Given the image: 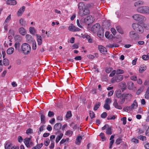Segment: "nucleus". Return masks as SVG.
Listing matches in <instances>:
<instances>
[{
  "label": "nucleus",
  "mask_w": 149,
  "mask_h": 149,
  "mask_svg": "<svg viewBox=\"0 0 149 149\" xmlns=\"http://www.w3.org/2000/svg\"><path fill=\"white\" fill-rule=\"evenodd\" d=\"M100 105V102H98L95 105L93 109L95 111H96L99 107Z\"/></svg>",
  "instance_id": "nucleus-40"
},
{
  "label": "nucleus",
  "mask_w": 149,
  "mask_h": 149,
  "mask_svg": "<svg viewBox=\"0 0 149 149\" xmlns=\"http://www.w3.org/2000/svg\"><path fill=\"white\" fill-rule=\"evenodd\" d=\"M54 115V113L53 112L49 111L48 114V116L50 117H52Z\"/></svg>",
  "instance_id": "nucleus-53"
},
{
  "label": "nucleus",
  "mask_w": 149,
  "mask_h": 149,
  "mask_svg": "<svg viewBox=\"0 0 149 149\" xmlns=\"http://www.w3.org/2000/svg\"><path fill=\"white\" fill-rule=\"evenodd\" d=\"M131 141L132 142H133L135 143H139V140L135 138H133L131 139Z\"/></svg>",
  "instance_id": "nucleus-62"
},
{
  "label": "nucleus",
  "mask_w": 149,
  "mask_h": 149,
  "mask_svg": "<svg viewBox=\"0 0 149 149\" xmlns=\"http://www.w3.org/2000/svg\"><path fill=\"white\" fill-rule=\"evenodd\" d=\"M124 94V95L123 96L125 99L127 101H130L132 97V95L130 93Z\"/></svg>",
  "instance_id": "nucleus-18"
},
{
  "label": "nucleus",
  "mask_w": 149,
  "mask_h": 149,
  "mask_svg": "<svg viewBox=\"0 0 149 149\" xmlns=\"http://www.w3.org/2000/svg\"><path fill=\"white\" fill-rule=\"evenodd\" d=\"M62 125L60 123H57L54 125L53 129L56 130H59L61 127Z\"/></svg>",
  "instance_id": "nucleus-20"
},
{
  "label": "nucleus",
  "mask_w": 149,
  "mask_h": 149,
  "mask_svg": "<svg viewBox=\"0 0 149 149\" xmlns=\"http://www.w3.org/2000/svg\"><path fill=\"white\" fill-rule=\"evenodd\" d=\"M122 142V139L118 138L116 141V143L117 145L119 144Z\"/></svg>",
  "instance_id": "nucleus-61"
},
{
  "label": "nucleus",
  "mask_w": 149,
  "mask_h": 149,
  "mask_svg": "<svg viewBox=\"0 0 149 149\" xmlns=\"http://www.w3.org/2000/svg\"><path fill=\"white\" fill-rule=\"evenodd\" d=\"M77 26L80 28H83V26H82V23L81 22H79V19H77Z\"/></svg>",
  "instance_id": "nucleus-59"
},
{
  "label": "nucleus",
  "mask_w": 149,
  "mask_h": 149,
  "mask_svg": "<svg viewBox=\"0 0 149 149\" xmlns=\"http://www.w3.org/2000/svg\"><path fill=\"white\" fill-rule=\"evenodd\" d=\"M117 31L121 34H123V32L122 30V29L120 26H117L116 27Z\"/></svg>",
  "instance_id": "nucleus-42"
},
{
  "label": "nucleus",
  "mask_w": 149,
  "mask_h": 149,
  "mask_svg": "<svg viewBox=\"0 0 149 149\" xmlns=\"http://www.w3.org/2000/svg\"><path fill=\"white\" fill-rule=\"evenodd\" d=\"M143 4V2L142 1H138L134 3V6H137L139 5H142Z\"/></svg>",
  "instance_id": "nucleus-48"
},
{
  "label": "nucleus",
  "mask_w": 149,
  "mask_h": 149,
  "mask_svg": "<svg viewBox=\"0 0 149 149\" xmlns=\"http://www.w3.org/2000/svg\"><path fill=\"white\" fill-rule=\"evenodd\" d=\"M111 102V100L109 98H107L105 101V103L107 104H109Z\"/></svg>",
  "instance_id": "nucleus-64"
},
{
  "label": "nucleus",
  "mask_w": 149,
  "mask_h": 149,
  "mask_svg": "<svg viewBox=\"0 0 149 149\" xmlns=\"http://www.w3.org/2000/svg\"><path fill=\"white\" fill-rule=\"evenodd\" d=\"M113 68H106L105 69V72L107 73H109L113 70Z\"/></svg>",
  "instance_id": "nucleus-57"
},
{
  "label": "nucleus",
  "mask_w": 149,
  "mask_h": 149,
  "mask_svg": "<svg viewBox=\"0 0 149 149\" xmlns=\"http://www.w3.org/2000/svg\"><path fill=\"white\" fill-rule=\"evenodd\" d=\"M73 133V132L71 130H69L66 131L65 133V135L68 136H71Z\"/></svg>",
  "instance_id": "nucleus-41"
},
{
  "label": "nucleus",
  "mask_w": 149,
  "mask_h": 149,
  "mask_svg": "<svg viewBox=\"0 0 149 149\" xmlns=\"http://www.w3.org/2000/svg\"><path fill=\"white\" fill-rule=\"evenodd\" d=\"M94 20L92 16L90 15L84 19L83 22L89 26L93 22Z\"/></svg>",
  "instance_id": "nucleus-5"
},
{
  "label": "nucleus",
  "mask_w": 149,
  "mask_h": 149,
  "mask_svg": "<svg viewBox=\"0 0 149 149\" xmlns=\"http://www.w3.org/2000/svg\"><path fill=\"white\" fill-rule=\"evenodd\" d=\"M7 4L10 5H16L17 1L15 0H8L6 1Z\"/></svg>",
  "instance_id": "nucleus-22"
},
{
  "label": "nucleus",
  "mask_w": 149,
  "mask_h": 149,
  "mask_svg": "<svg viewBox=\"0 0 149 149\" xmlns=\"http://www.w3.org/2000/svg\"><path fill=\"white\" fill-rule=\"evenodd\" d=\"M113 105L116 109H122V107L118 104L116 100H115L114 101Z\"/></svg>",
  "instance_id": "nucleus-23"
},
{
  "label": "nucleus",
  "mask_w": 149,
  "mask_h": 149,
  "mask_svg": "<svg viewBox=\"0 0 149 149\" xmlns=\"http://www.w3.org/2000/svg\"><path fill=\"white\" fill-rule=\"evenodd\" d=\"M142 58L144 60H147L149 59V54L146 55H143L142 56Z\"/></svg>",
  "instance_id": "nucleus-46"
},
{
  "label": "nucleus",
  "mask_w": 149,
  "mask_h": 149,
  "mask_svg": "<svg viewBox=\"0 0 149 149\" xmlns=\"http://www.w3.org/2000/svg\"><path fill=\"white\" fill-rule=\"evenodd\" d=\"M19 24L22 26H25L26 25V21L22 18L19 19Z\"/></svg>",
  "instance_id": "nucleus-36"
},
{
  "label": "nucleus",
  "mask_w": 149,
  "mask_h": 149,
  "mask_svg": "<svg viewBox=\"0 0 149 149\" xmlns=\"http://www.w3.org/2000/svg\"><path fill=\"white\" fill-rule=\"evenodd\" d=\"M84 5L83 3L80 2L78 5V8L79 10L84 9Z\"/></svg>",
  "instance_id": "nucleus-26"
},
{
  "label": "nucleus",
  "mask_w": 149,
  "mask_h": 149,
  "mask_svg": "<svg viewBox=\"0 0 149 149\" xmlns=\"http://www.w3.org/2000/svg\"><path fill=\"white\" fill-rule=\"evenodd\" d=\"M100 27V24L98 23H96L92 26L91 29V31L93 33H97Z\"/></svg>",
  "instance_id": "nucleus-9"
},
{
  "label": "nucleus",
  "mask_w": 149,
  "mask_h": 149,
  "mask_svg": "<svg viewBox=\"0 0 149 149\" xmlns=\"http://www.w3.org/2000/svg\"><path fill=\"white\" fill-rule=\"evenodd\" d=\"M145 97L147 99L149 98V86L147 88L145 94Z\"/></svg>",
  "instance_id": "nucleus-39"
},
{
  "label": "nucleus",
  "mask_w": 149,
  "mask_h": 149,
  "mask_svg": "<svg viewBox=\"0 0 149 149\" xmlns=\"http://www.w3.org/2000/svg\"><path fill=\"white\" fill-rule=\"evenodd\" d=\"M26 42L29 43H31L35 40L32 36L29 34H27L26 35Z\"/></svg>",
  "instance_id": "nucleus-11"
},
{
  "label": "nucleus",
  "mask_w": 149,
  "mask_h": 149,
  "mask_svg": "<svg viewBox=\"0 0 149 149\" xmlns=\"http://www.w3.org/2000/svg\"><path fill=\"white\" fill-rule=\"evenodd\" d=\"M97 32V36L100 38L103 36L104 32L103 29L102 28L100 27V28L98 30V31Z\"/></svg>",
  "instance_id": "nucleus-21"
},
{
  "label": "nucleus",
  "mask_w": 149,
  "mask_h": 149,
  "mask_svg": "<svg viewBox=\"0 0 149 149\" xmlns=\"http://www.w3.org/2000/svg\"><path fill=\"white\" fill-rule=\"evenodd\" d=\"M127 88L129 90H133L135 88L134 83L132 81H129L127 84Z\"/></svg>",
  "instance_id": "nucleus-17"
},
{
  "label": "nucleus",
  "mask_w": 149,
  "mask_h": 149,
  "mask_svg": "<svg viewBox=\"0 0 149 149\" xmlns=\"http://www.w3.org/2000/svg\"><path fill=\"white\" fill-rule=\"evenodd\" d=\"M138 12L141 13H149V7L147 6H142L137 9Z\"/></svg>",
  "instance_id": "nucleus-3"
},
{
  "label": "nucleus",
  "mask_w": 149,
  "mask_h": 149,
  "mask_svg": "<svg viewBox=\"0 0 149 149\" xmlns=\"http://www.w3.org/2000/svg\"><path fill=\"white\" fill-rule=\"evenodd\" d=\"M32 129L29 128L26 130V133L27 134H31L32 133Z\"/></svg>",
  "instance_id": "nucleus-63"
},
{
  "label": "nucleus",
  "mask_w": 149,
  "mask_h": 149,
  "mask_svg": "<svg viewBox=\"0 0 149 149\" xmlns=\"http://www.w3.org/2000/svg\"><path fill=\"white\" fill-rule=\"evenodd\" d=\"M120 86L123 90H125L126 88V85L125 82H123L119 83Z\"/></svg>",
  "instance_id": "nucleus-28"
},
{
  "label": "nucleus",
  "mask_w": 149,
  "mask_h": 149,
  "mask_svg": "<svg viewBox=\"0 0 149 149\" xmlns=\"http://www.w3.org/2000/svg\"><path fill=\"white\" fill-rule=\"evenodd\" d=\"M89 13V10L86 8H84L81 10H79V15L81 17L85 16Z\"/></svg>",
  "instance_id": "nucleus-10"
},
{
  "label": "nucleus",
  "mask_w": 149,
  "mask_h": 149,
  "mask_svg": "<svg viewBox=\"0 0 149 149\" xmlns=\"http://www.w3.org/2000/svg\"><path fill=\"white\" fill-rule=\"evenodd\" d=\"M82 139V137L81 136H78L76 139L75 143L77 145L80 144L81 141Z\"/></svg>",
  "instance_id": "nucleus-31"
},
{
  "label": "nucleus",
  "mask_w": 149,
  "mask_h": 149,
  "mask_svg": "<svg viewBox=\"0 0 149 149\" xmlns=\"http://www.w3.org/2000/svg\"><path fill=\"white\" fill-rule=\"evenodd\" d=\"M36 36L37 38L38 45H41L42 42V39L41 36L38 34H36Z\"/></svg>",
  "instance_id": "nucleus-15"
},
{
  "label": "nucleus",
  "mask_w": 149,
  "mask_h": 149,
  "mask_svg": "<svg viewBox=\"0 0 149 149\" xmlns=\"http://www.w3.org/2000/svg\"><path fill=\"white\" fill-rule=\"evenodd\" d=\"M21 52L24 54H29L31 50L30 46L27 43L22 44L21 45Z\"/></svg>",
  "instance_id": "nucleus-1"
},
{
  "label": "nucleus",
  "mask_w": 149,
  "mask_h": 149,
  "mask_svg": "<svg viewBox=\"0 0 149 149\" xmlns=\"http://www.w3.org/2000/svg\"><path fill=\"white\" fill-rule=\"evenodd\" d=\"M98 48L100 52L103 54L107 52V49L106 48L102 45H99L98 47Z\"/></svg>",
  "instance_id": "nucleus-16"
},
{
  "label": "nucleus",
  "mask_w": 149,
  "mask_h": 149,
  "mask_svg": "<svg viewBox=\"0 0 149 149\" xmlns=\"http://www.w3.org/2000/svg\"><path fill=\"white\" fill-rule=\"evenodd\" d=\"M63 136V134L62 133H60L56 137V143H58L60 139L62 138Z\"/></svg>",
  "instance_id": "nucleus-24"
},
{
  "label": "nucleus",
  "mask_w": 149,
  "mask_h": 149,
  "mask_svg": "<svg viewBox=\"0 0 149 149\" xmlns=\"http://www.w3.org/2000/svg\"><path fill=\"white\" fill-rule=\"evenodd\" d=\"M68 29L72 32L79 31L81 30V29H80L75 26L72 24L70 26H69L68 27Z\"/></svg>",
  "instance_id": "nucleus-12"
},
{
  "label": "nucleus",
  "mask_w": 149,
  "mask_h": 149,
  "mask_svg": "<svg viewBox=\"0 0 149 149\" xmlns=\"http://www.w3.org/2000/svg\"><path fill=\"white\" fill-rule=\"evenodd\" d=\"M14 49L13 47L8 48L7 51V53L8 54H12L14 52Z\"/></svg>",
  "instance_id": "nucleus-30"
},
{
  "label": "nucleus",
  "mask_w": 149,
  "mask_h": 149,
  "mask_svg": "<svg viewBox=\"0 0 149 149\" xmlns=\"http://www.w3.org/2000/svg\"><path fill=\"white\" fill-rule=\"evenodd\" d=\"M116 118V117L114 115H109L107 117V119L108 120H114Z\"/></svg>",
  "instance_id": "nucleus-49"
},
{
  "label": "nucleus",
  "mask_w": 149,
  "mask_h": 149,
  "mask_svg": "<svg viewBox=\"0 0 149 149\" xmlns=\"http://www.w3.org/2000/svg\"><path fill=\"white\" fill-rule=\"evenodd\" d=\"M41 123H45L46 122L45 117L44 115L42 114L40 117Z\"/></svg>",
  "instance_id": "nucleus-34"
},
{
  "label": "nucleus",
  "mask_w": 149,
  "mask_h": 149,
  "mask_svg": "<svg viewBox=\"0 0 149 149\" xmlns=\"http://www.w3.org/2000/svg\"><path fill=\"white\" fill-rule=\"evenodd\" d=\"M119 103L120 104H123L125 102V99L124 96H122L119 98Z\"/></svg>",
  "instance_id": "nucleus-33"
},
{
  "label": "nucleus",
  "mask_w": 149,
  "mask_h": 149,
  "mask_svg": "<svg viewBox=\"0 0 149 149\" xmlns=\"http://www.w3.org/2000/svg\"><path fill=\"white\" fill-rule=\"evenodd\" d=\"M32 49L33 50H36V44L35 41H33L32 42Z\"/></svg>",
  "instance_id": "nucleus-55"
},
{
  "label": "nucleus",
  "mask_w": 149,
  "mask_h": 149,
  "mask_svg": "<svg viewBox=\"0 0 149 149\" xmlns=\"http://www.w3.org/2000/svg\"><path fill=\"white\" fill-rule=\"evenodd\" d=\"M130 109L132 110V109H131V106L130 107H124L123 108V110L124 111L126 112H127L128 111L130 110Z\"/></svg>",
  "instance_id": "nucleus-60"
},
{
  "label": "nucleus",
  "mask_w": 149,
  "mask_h": 149,
  "mask_svg": "<svg viewBox=\"0 0 149 149\" xmlns=\"http://www.w3.org/2000/svg\"><path fill=\"white\" fill-rule=\"evenodd\" d=\"M45 127V126L44 125H42V126H41L40 128H39V130L38 132V135H39L41 133V132L42 131L44 130V127Z\"/></svg>",
  "instance_id": "nucleus-45"
},
{
  "label": "nucleus",
  "mask_w": 149,
  "mask_h": 149,
  "mask_svg": "<svg viewBox=\"0 0 149 149\" xmlns=\"http://www.w3.org/2000/svg\"><path fill=\"white\" fill-rule=\"evenodd\" d=\"M138 138V139H139L140 140L142 141L146 140V137L145 136H143L141 135H140L139 136Z\"/></svg>",
  "instance_id": "nucleus-44"
},
{
  "label": "nucleus",
  "mask_w": 149,
  "mask_h": 149,
  "mask_svg": "<svg viewBox=\"0 0 149 149\" xmlns=\"http://www.w3.org/2000/svg\"><path fill=\"white\" fill-rule=\"evenodd\" d=\"M146 69V66H141L139 69V71L140 73H142Z\"/></svg>",
  "instance_id": "nucleus-32"
},
{
  "label": "nucleus",
  "mask_w": 149,
  "mask_h": 149,
  "mask_svg": "<svg viewBox=\"0 0 149 149\" xmlns=\"http://www.w3.org/2000/svg\"><path fill=\"white\" fill-rule=\"evenodd\" d=\"M132 27L134 30L139 33H141L144 31L143 27L139 23H133Z\"/></svg>",
  "instance_id": "nucleus-2"
},
{
  "label": "nucleus",
  "mask_w": 149,
  "mask_h": 149,
  "mask_svg": "<svg viewBox=\"0 0 149 149\" xmlns=\"http://www.w3.org/2000/svg\"><path fill=\"white\" fill-rule=\"evenodd\" d=\"M89 112L90 117L91 118H92L95 117V114L93 111H90Z\"/></svg>",
  "instance_id": "nucleus-58"
},
{
  "label": "nucleus",
  "mask_w": 149,
  "mask_h": 149,
  "mask_svg": "<svg viewBox=\"0 0 149 149\" xmlns=\"http://www.w3.org/2000/svg\"><path fill=\"white\" fill-rule=\"evenodd\" d=\"M29 31L33 35L36 33L35 29L34 27H30L29 28Z\"/></svg>",
  "instance_id": "nucleus-35"
},
{
  "label": "nucleus",
  "mask_w": 149,
  "mask_h": 149,
  "mask_svg": "<svg viewBox=\"0 0 149 149\" xmlns=\"http://www.w3.org/2000/svg\"><path fill=\"white\" fill-rule=\"evenodd\" d=\"M124 73V70L121 69H118L116 71V74H123Z\"/></svg>",
  "instance_id": "nucleus-47"
},
{
  "label": "nucleus",
  "mask_w": 149,
  "mask_h": 149,
  "mask_svg": "<svg viewBox=\"0 0 149 149\" xmlns=\"http://www.w3.org/2000/svg\"><path fill=\"white\" fill-rule=\"evenodd\" d=\"M131 109H136L138 106V104L136 100H134L133 103L131 105Z\"/></svg>",
  "instance_id": "nucleus-25"
},
{
  "label": "nucleus",
  "mask_w": 149,
  "mask_h": 149,
  "mask_svg": "<svg viewBox=\"0 0 149 149\" xmlns=\"http://www.w3.org/2000/svg\"><path fill=\"white\" fill-rule=\"evenodd\" d=\"M124 95V94L123 93L122 94L121 93L120 91H117L116 94V96L118 98L121 97H122V96H123Z\"/></svg>",
  "instance_id": "nucleus-37"
},
{
  "label": "nucleus",
  "mask_w": 149,
  "mask_h": 149,
  "mask_svg": "<svg viewBox=\"0 0 149 149\" xmlns=\"http://www.w3.org/2000/svg\"><path fill=\"white\" fill-rule=\"evenodd\" d=\"M72 116L71 111H68L66 113V118H69Z\"/></svg>",
  "instance_id": "nucleus-43"
},
{
  "label": "nucleus",
  "mask_w": 149,
  "mask_h": 149,
  "mask_svg": "<svg viewBox=\"0 0 149 149\" xmlns=\"http://www.w3.org/2000/svg\"><path fill=\"white\" fill-rule=\"evenodd\" d=\"M104 107L107 110H109L110 109V106L109 104L105 103L104 106Z\"/></svg>",
  "instance_id": "nucleus-56"
},
{
  "label": "nucleus",
  "mask_w": 149,
  "mask_h": 149,
  "mask_svg": "<svg viewBox=\"0 0 149 149\" xmlns=\"http://www.w3.org/2000/svg\"><path fill=\"white\" fill-rule=\"evenodd\" d=\"M12 146L11 143H6L5 146V149H10V148L11 146Z\"/></svg>",
  "instance_id": "nucleus-51"
},
{
  "label": "nucleus",
  "mask_w": 149,
  "mask_h": 149,
  "mask_svg": "<svg viewBox=\"0 0 149 149\" xmlns=\"http://www.w3.org/2000/svg\"><path fill=\"white\" fill-rule=\"evenodd\" d=\"M106 133L108 135H111L112 134L111 127L109 126L106 129Z\"/></svg>",
  "instance_id": "nucleus-29"
},
{
  "label": "nucleus",
  "mask_w": 149,
  "mask_h": 149,
  "mask_svg": "<svg viewBox=\"0 0 149 149\" xmlns=\"http://www.w3.org/2000/svg\"><path fill=\"white\" fill-rule=\"evenodd\" d=\"M50 142L49 140V139H47L45 141L44 144L45 146H48Z\"/></svg>",
  "instance_id": "nucleus-54"
},
{
  "label": "nucleus",
  "mask_w": 149,
  "mask_h": 149,
  "mask_svg": "<svg viewBox=\"0 0 149 149\" xmlns=\"http://www.w3.org/2000/svg\"><path fill=\"white\" fill-rule=\"evenodd\" d=\"M18 31L19 33L22 36H24L26 33V30L23 27H21L18 29Z\"/></svg>",
  "instance_id": "nucleus-14"
},
{
  "label": "nucleus",
  "mask_w": 149,
  "mask_h": 149,
  "mask_svg": "<svg viewBox=\"0 0 149 149\" xmlns=\"http://www.w3.org/2000/svg\"><path fill=\"white\" fill-rule=\"evenodd\" d=\"M31 139L30 138L26 137L24 139V143L27 148H30L33 146V143Z\"/></svg>",
  "instance_id": "nucleus-8"
},
{
  "label": "nucleus",
  "mask_w": 149,
  "mask_h": 149,
  "mask_svg": "<svg viewBox=\"0 0 149 149\" xmlns=\"http://www.w3.org/2000/svg\"><path fill=\"white\" fill-rule=\"evenodd\" d=\"M11 19V15H9L5 20L4 24L8 22Z\"/></svg>",
  "instance_id": "nucleus-52"
},
{
  "label": "nucleus",
  "mask_w": 149,
  "mask_h": 149,
  "mask_svg": "<svg viewBox=\"0 0 149 149\" xmlns=\"http://www.w3.org/2000/svg\"><path fill=\"white\" fill-rule=\"evenodd\" d=\"M129 36L132 40H137L139 38L138 34L133 31H131L129 33Z\"/></svg>",
  "instance_id": "nucleus-7"
},
{
  "label": "nucleus",
  "mask_w": 149,
  "mask_h": 149,
  "mask_svg": "<svg viewBox=\"0 0 149 149\" xmlns=\"http://www.w3.org/2000/svg\"><path fill=\"white\" fill-rule=\"evenodd\" d=\"M25 7L24 6L19 9L17 13V15L18 16H21L25 10Z\"/></svg>",
  "instance_id": "nucleus-19"
},
{
  "label": "nucleus",
  "mask_w": 149,
  "mask_h": 149,
  "mask_svg": "<svg viewBox=\"0 0 149 149\" xmlns=\"http://www.w3.org/2000/svg\"><path fill=\"white\" fill-rule=\"evenodd\" d=\"M69 140V139L68 138H66L65 139H63L60 142V145H61L62 144L65 143L66 144L68 142Z\"/></svg>",
  "instance_id": "nucleus-38"
},
{
  "label": "nucleus",
  "mask_w": 149,
  "mask_h": 149,
  "mask_svg": "<svg viewBox=\"0 0 149 149\" xmlns=\"http://www.w3.org/2000/svg\"><path fill=\"white\" fill-rule=\"evenodd\" d=\"M3 62V64L4 65H8L9 64L8 60L7 59H4Z\"/></svg>",
  "instance_id": "nucleus-50"
},
{
  "label": "nucleus",
  "mask_w": 149,
  "mask_h": 149,
  "mask_svg": "<svg viewBox=\"0 0 149 149\" xmlns=\"http://www.w3.org/2000/svg\"><path fill=\"white\" fill-rule=\"evenodd\" d=\"M15 50L19 52H21L22 49L20 48V44L18 42H15L14 45Z\"/></svg>",
  "instance_id": "nucleus-13"
},
{
  "label": "nucleus",
  "mask_w": 149,
  "mask_h": 149,
  "mask_svg": "<svg viewBox=\"0 0 149 149\" xmlns=\"http://www.w3.org/2000/svg\"><path fill=\"white\" fill-rule=\"evenodd\" d=\"M123 78V76L122 75H116L113 77L111 79V82L112 84L115 82H119L121 81Z\"/></svg>",
  "instance_id": "nucleus-4"
},
{
  "label": "nucleus",
  "mask_w": 149,
  "mask_h": 149,
  "mask_svg": "<svg viewBox=\"0 0 149 149\" xmlns=\"http://www.w3.org/2000/svg\"><path fill=\"white\" fill-rule=\"evenodd\" d=\"M132 17L135 20L140 22L143 21L145 19V17L141 15L137 14L134 15Z\"/></svg>",
  "instance_id": "nucleus-6"
},
{
  "label": "nucleus",
  "mask_w": 149,
  "mask_h": 149,
  "mask_svg": "<svg viewBox=\"0 0 149 149\" xmlns=\"http://www.w3.org/2000/svg\"><path fill=\"white\" fill-rule=\"evenodd\" d=\"M144 86H141L138 89L136 92V94L139 95L142 92L144 89Z\"/></svg>",
  "instance_id": "nucleus-27"
}]
</instances>
